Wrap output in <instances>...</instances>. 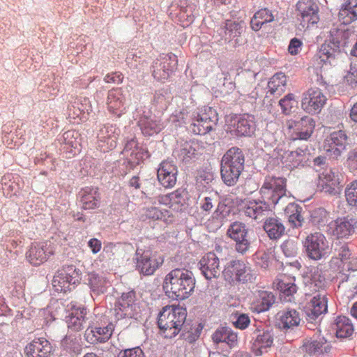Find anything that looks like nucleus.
I'll return each mask as SVG.
<instances>
[{"label":"nucleus","instance_id":"obj_1","mask_svg":"<svg viewBox=\"0 0 357 357\" xmlns=\"http://www.w3.org/2000/svg\"><path fill=\"white\" fill-rule=\"evenodd\" d=\"M196 280L192 271L185 268H175L166 275L163 289L172 300L183 301L193 293Z\"/></svg>","mask_w":357,"mask_h":357},{"label":"nucleus","instance_id":"obj_2","mask_svg":"<svg viewBox=\"0 0 357 357\" xmlns=\"http://www.w3.org/2000/svg\"><path fill=\"white\" fill-rule=\"evenodd\" d=\"M187 317L186 310L178 305L162 307L158 317L160 333L165 338H173L181 331Z\"/></svg>","mask_w":357,"mask_h":357},{"label":"nucleus","instance_id":"obj_3","mask_svg":"<svg viewBox=\"0 0 357 357\" xmlns=\"http://www.w3.org/2000/svg\"><path fill=\"white\" fill-rule=\"evenodd\" d=\"M342 34V31L337 29L330 31V38L321 45L314 56L315 63L319 68L328 70L337 64Z\"/></svg>","mask_w":357,"mask_h":357},{"label":"nucleus","instance_id":"obj_4","mask_svg":"<svg viewBox=\"0 0 357 357\" xmlns=\"http://www.w3.org/2000/svg\"><path fill=\"white\" fill-rule=\"evenodd\" d=\"M218 120L215 109L210 107L198 108L190 116L189 128L196 135H205L213 128Z\"/></svg>","mask_w":357,"mask_h":357},{"label":"nucleus","instance_id":"obj_5","mask_svg":"<svg viewBox=\"0 0 357 357\" xmlns=\"http://www.w3.org/2000/svg\"><path fill=\"white\" fill-rule=\"evenodd\" d=\"M287 179L284 177L266 176L260 188L263 200L275 205L286 198Z\"/></svg>","mask_w":357,"mask_h":357},{"label":"nucleus","instance_id":"obj_6","mask_svg":"<svg viewBox=\"0 0 357 357\" xmlns=\"http://www.w3.org/2000/svg\"><path fill=\"white\" fill-rule=\"evenodd\" d=\"M307 256L315 261L328 257L332 251L326 237L321 232H314L307 236L304 241Z\"/></svg>","mask_w":357,"mask_h":357},{"label":"nucleus","instance_id":"obj_7","mask_svg":"<svg viewBox=\"0 0 357 357\" xmlns=\"http://www.w3.org/2000/svg\"><path fill=\"white\" fill-rule=\"evenodd\" d=\"M327 98L318 87H310L302 95L301 108L307 114H319L325 106Z\"/></svg>","mask_w":357,"mask_h":357},{"label":"nucleus","instance_id":"obj_8","mask_svg":"<svg viewBox=\"0 0 357 357\" xmlns=\"http://www.w3.org/2000/svg\"><path fill=\"white\" fill-rule=\"evenodd\" d=\"M55 252V245L51 242L33 243L27 251L26 257L31 264L40 266L54 256Z\"/></svg>","mask_w":357,"mask_h":357},{"label":"nucleus","instance_id":"obj_9","mask_svg":"<svg viewBox=\"0 0 357 357\" xmlns=\"http://www.w3.org/2000/svg\"><path fill=\"white\" fill-rule=\"evenodd\" d=\"M136 269L144 275H151L164 262L162 255L149 251L136 255Z\"/></svg>","mask_w":357,"mask_h":357},{"label":"nucleus","instance_id":"obj_10","mask_svg":"<svg viewBox=\"0 0 357 357\" xmlns=\"http://www.w3.org/2000/svg\"><path fill=\"white\" fill-rule=\"evenodd\" d=\"M227 236L235 241L236 250L242 255L246 253L250 248V241L248 236V229L246 225L240 222H234L230 225Z\"/></svg>","mask_w":357,"mask_h":357},{"label":"nucleus","instance_id":"obj_11","mask_svg":"<svg viewBox=\"0 0 357 357\" xmlns=\"http://www.w3.org/2000/svg\"><path fill=\"white\" fill-rule=\"evenodd\" d=\"M114 324L109 320H102L90 326L85 331V338L91 344L105 342L112 336L114 331Z\"/></svg>","mask_w":357,"mask_h":357},{"label":"nucleus","instance_id":"obj_12","mask_svg":"<svg viewBox=\"0 0 357 357\" xmlns=\"http://www.w3.org/2000/svg\"><path fill=\"white\" fill-rule=\"evenodd\" d=\"M120 129L116 125L105 124L97 135L98 147L103 152L114 149L116 146Z\"/></svg>","mask_w":357,"mask_h":357},{"label":"nucleus","instance_id":"obj_13","mask_svg":"<svg viewBox=\"0 0 357 357\" xmlns=\"http://www.w3.org/2000/svg\"><path fill=\"white\" fill-rule=\"evenodd\" d=\"M288 129L293 130L291 137L294 140H306L310 137L315 127V121L309 116H304L298 121H288Z\"/></svg>","mask_w":357,"mask_h":357},{"label":"nucleus","instance_id":"obj_14","mask_svg":"<svg viewBox=\"0 0 357 357\" xmlns=\"http://www.w3.org/2000/svg\"><path fill=\"white\" fill-rule=\"evenodd\" d=\"M347 135L342 130L332 132L324 141V151L330 158L336 159L345 148Z\"/></svg>","mask_w":357,"mask_h":357},{"label":"nucleus","instance_id":"obj_15","mask_svg":"<svg viewBox=\"0 0 357 357\" xmlns=\"http://www.w3.org/2000/svg\"><path fill=\"white\" fill-rule=\"evenodd\" d=\"M25 357H51L54 348L49 340L38 337L28 343L24 349Z\"/></svg>","mask_w":357,"mask_h":357},{"label":"nucleus","instance_id":"obj_16","mask_svg":"<svg viewBox=\"0 0 357 357\" xmlns=\"http://www.w3.org/2000/svg\"><path fill=\"white\" fill-rule=\"evenodd\" d=\"M135 292L130 291L122 294L115 305V316L118 319L132 318L135 311Z\"/></svg>","mask_w":357,"mask_h":357},{"label":"nucleus","instance_id":"obj_17","mask_svg":"<svg viewBox=\"0 0 357 357\" xmlns=\"http://www.w3.org/2000/svg\"><path fill=\"white\" fill-rule=\"evenodd\" d=\"M356 222L349 216L338 218L331 222L329 228L333 236L337 239H345L355 231Z\"/></svg>","mask_w":357,"mask_h":357},{"label":"nucleus","instance_id":"obj_18","mask_svg":"<svg viewBox=\"0 0 357 357\" xmlns=\"http://www.w3.org/2000/svg\"><path fill=\"white\" fill-rule=\"evenodd\" d=\"M154 201L155 197L151 199V205L142 208L141 219L144 221H162L166 224L171 223L174 219L172 213L167 209L157 206L158 204H154Z\"/></svg>","mask_w":357,"mask_h":357},{"label":"nucleus","instance_id":"obj_19","mask_svg":"<svg viewBox=\"0 0 357 357\" xmlns=\"http://www.w3.org/2000/svg\"><path fill=\"white\" fill-rule=\"evenodd\" d=\"M220 259L213 252H209L202 257L199 261L200 270L207 280L217 278L220 276L221 267Z\"/></svg>","mask_w":357,"mask_h":357},{"label":"nucleus","instance_id":"obj_20","mask_svg":"<svg viewBox=\"0 0 357 357\" xmlns=\"http://www.w3.org/2000/svg\"><path fill=\"white\" fill-rule=\"evenodd\" d=\"M178 170L172 161H162L158 169V179L165 188H172L176 183Z\"/></svg>","mask_w":357,"mask_h":357},{"label":"nucleus","instance_id":"obj_21","mask_svg":"<svg viewBox=\"0 0 357 357\" xmlns=\"http://www.w3.org/2000/svg\"><path fill=\"white\" fill-rule=\"evenodd\" d=\"M106 104L109 112L117 116H121L126 109V97L123 89L116 88L109 91Z\"/></svg>","mask_w":357,"mask_h":357},{"label":"nucleus","instance_id":"obj_22","mask_svg":"<svg viewBox=\"0 0 357 357\" xmlns=\"http://www.w3.org/2000/svg\"><path fill=\"white\" fill-rule=\"evenodd\" d=\"M274 295L268 291L257 290L250 298V309L257 313L268 310L273 304Z\"/></svg>","mask_w":357,"mask_h":357},{"label":"nucleus","instance_id":"obj_23","mask_svg":"<svg viewBox=\"0 0 357 357\" xmlns=\"http://www.w3.org/2000/svg\"><path fill=\"white\" fill-rule=\"evenodd\" d=\"M296 6L303 21L307 23V26L318 22L319 6L313 0H299Z\"/></svg>","mask_w":357,"mask_h":357},{"label":"nucleus","instance_id":"obj_24","mask_svg":"<svg viewBox=\"0 0 357 357\" xmlns=\"http://www.w3.org/2000/svg\"><path fill=\"white\" fill-rule=\"evenodd\" d=\"M274 284L280 293L281 299L285 302H291L298 289L295 284V278L282 275L276 279Z\"/></svg>","mask_w":357,"mask_h":357},{"label":"nucleus","instance_id":"obj_25","mask_svg":"<svg viewBox=\"0 0 357 357\" xmlns=\"http://www.w3.org/2000/svg\"><path fill=\"white\" fill-rule=\"evenodd\" d=\"M331 347L324 337L318 336L306 340L303 345V351L310 356H319L330 352Z\"/></svg>","mask_w":357,"mask_h":357},{"label":"nucleus","instance_id":"obj_26","mask_svg":"<svg viewBox=\"0 0 357 357\" xmlns=\"http://www.w3.org/2000/svg\"><path fill=\"white\" fill-rule=\"evenodd\" d=\"M307 314L312 319H317L319 316L327 312V298L324 291L317 293L306 305Z\"/></svg>","mask_w":357,"mask_h":357},{"label":"nucleus","instance_id":"obj_27","mask_svg":"<svg viewBox=\"0 0 357 357\" xmlns=\"http://www.w3.org/2000/svg\"><path fill=\"white\" fill-rule=\"evenodd\" d=\"M87 310L84 307H73L66 317L68 331L79 332L84 328L86 321Z\"/></svg>","mask_w":357,"mask_h":357},{"label":"nucleus","instance_id":"obj_28","mask_svg":"<svg viewBox=\"0 0 357 357\" xmlns=\"http://www.w3.org/2000/svg\"><path fill=\"white\" fill-rule=\"evenodd\" d=\"M310 160V154L307 150L301 149L287 151L282 156L283 163L290 169L303 167L307 164Z\"/></svg>","mask_w":357,"mask_h":357},{"label":"nucleus","instance_id":"obj_29","mask_svg":"<svg viewBox=\"0 0 357 357\" xmlns=\"http://www.w3.org/2000/svg\"><path fill=\"white\" fill-rule=\"evenodd\" d=\"M234 132L237 136H250L255 132V124L253 116L244 114L233 119Z\"/></svg>","mask_w":357,"mask_h":357},{"label":"nucleus","instance_id":"obj_30","mask_svg":"<svg viewBox=\"0 0 357 357\" xmlns=\"http://www.w3.org/2000/svg\"><path fill=\"white\" fill-rule=\"evenodd\" d=\"M174 68V65H172V56L166 55L153 63L152 74L155 79L163 82L169 77Z\"/></svg>","mask_w":357,"mask_h":357},{"label":"nucleus","instance_id":"obj_31","mask_svg":"<svg viewBox=\"0 0 357 357\" xmlns=\"http://www.w3.org/2000/svg\"><path fill=\"white\" fill-rule=\"evenodd\" d=\"M79 195L80 202L84 209H96L100 206L101 197L98 188H84L79 192Z\"/></svg>","mask_w":357,"mask_h":357},{"label":"nucleus","instance_id":"obj_32","mask_svg":"<svg viewBox=\"0 0 357 357\" xmlns=\"http://www.w3.org/2000/svg\"><path fill=\"white\" fill-rule=\"evenodd\" d=\"M340 176L338 171L326 169L319 176L318 184L324 190L331 194L338 188L340 184Z\"/></svg>","mask_w":357,"mask_h":357},{"label":"nucleus","instance_id":"obj_33","mask_svg":"<svg viewBox=\"0 0 357 357\" xmlns=\"http://www.w3.org/2000/svg\"><path fill=\"white\" fill-rule=\"evenodd\" d=\"M123 153L127 156L128 163L132 168L139 165L146 155V152L138 146V143L135 139L127 142Z\"/></svg>","mask_w":357,"mask_h":357},{"label":"nucleus","instance_id":"obj_34","mask_svg":"<svg viewBox=\"0 0 357 357\" xmlns=\"http://www.w3.org/2000/svg\"><path fill=\"white\" fill-rule=\"evenodd\" d=\"M273 341L274 338L271 333L264 331L255 338L251 350L255 356H261L270 350L273 345Z\"/></svg>","mask_w":357,"mask_h":357},{"label":"nucleus","instance_id":"obj_35","mask_svg":"<svg viewBox=\"0 0 357 357\" xmlns=\"http://www.w3.org/2000/svg\"><path fill=\"white\" fill-rule=\"evenodd\" d=\"M183 192V190L177 189L169 194L158 195L155 197L154 204L167 206L173 209H178L184 202Z\"/></svg>","mask_w":357,"mask_h":357},{"label":"nucleus","instance_id":"obj_36","mask_svg":"<svg viewBox=\"0 0 357 357\" xmlns=\"http://www.w3.org/2000/svg\"><path fill=\"white\" fill-rule=\"evenodd\" d=\"M332 328L335 331L336 337L338 338H349L352 336L354 331V327L351 319L342 315L335 318Z\"/></svg>","mask_w":357,"mask_h":357},{"label":"nucleus","instance_id":"obj_37","mask_svg":"<svg viewBox=\"0 0 357 357\" xmlns=\"http://www.w3.org/2000/svg\"><path fill=\"white\" fill-rule=\"evenodd\" d=\"M269 204L266 201H250L244 208L245 215L254 220H261L269 212Z\"/></svg>","mask_w":357,"mask_h":357},{"label":"nucleus","instance_id":"obj_38","mask_svg":"<svg viewBox=\"0 0 357 357\" xmlns=\"http://www.w3.org/2000/svg\"><path fill=\"white\" fill-rule=\"evenodd\" d=\"M279 326L283 329L293 328L301 322V316L298 312L294 309L282 310L278 314Z\"/></svg>","mask_w":357,"mask_h":357},{"label":"nucleus","instance_id":"obj_39","mask_svg":"<svg viewBox=\"0 0 357 357\" xmlns=\"http://www.w3.org/2000/svg\"><path fill=\"white\" fill-rule=\"evenodd\" d=\"M244 162L245 157L241 149L238 147H232L223 155L221 165L244 168Z\"/></svg>","mask_w":357,"mask_h":357},{"label":"nucleus","instance_id":"obj_40","mask_svg":"<svg viewBox=\"0 0 357 357\" xmlns=\"http://www.w3.org/2000/svg\"><path fill=\"white\" fill-rule=\"evenodd\" d=\"M212 339L215 343L225 342L230 347H235L238 342L237 334L227 327L217 329L213 334Z\"/></svg>","mask_w":357,"mask_h":357},{"label":"nucleus","instance_id":"obj_41","mask_svg":"<svg viewBox=\"0 0 357 357\" xmlns=\"http://www.w3.org/2000/svg\"><path fill=\"white\" fill-rule=\"evenodd\" d=\"M264 229L271 239L280 238L285 231L283 224L275 218H269L266 220L264 224Z\"/></svg>","mask_w":357,"mask_h":357},{"label":"nucleus","instance_id":"obj_42","mask_svg":"<svg viewBox=\"0 0 357 357\" xmlns=\"http://www.w3.org/2000/svg\"><path fill=\"white\" fill-rule=\"evenodd\" d=\"M243 169L244 168L238 167L221 165V178L227 185L234 186L238 182Z\"/></svg>","mask_w":357,"mask_h":357},{"label":"nucleus","instance_id":"obj_43","mask_svg":"<svg viewBox=\"0 0 357 357\" xmlns=\"http://www.w3.org/2000/svg\"><path fill=\"white\" fill-rule=\"evenodd\" d=\"M339 19L344 24L357 20V0H348L339 12Z\"/></svg>","mask_w":357,"mask_h":357},{"label":"nucleus","instance_id":"obj_44","mask_svg":"<svg viewBox=\"0 0 357 357\" xmlns=\"http://www.w3.org/2000/svg\"><path fill=\"white\" fill-rule=\"evenodd\" d=\"M287 77L283 73H275L268 83V92L271 95L281 96L285 91Z\"/></svg>","mask_w":357,"mask_h":357},{"label":"nucleus","instance_id":"obj_45","mask_svg":"<svg viewBox=\"0 0 357 357\" xmlns=\"http://www.w3.org/2000/svg\"><path fill=\"white\" fill-rule=\"evenodd\" d=\"M196 8L197 6L194 3H187L186 2L181 6L179 12L177 13V17L182 26H188L193 22L197 14Z\"/></svg>","mask_w":357,"mask_h":357},{"label":"nucleus","instance_id":"obj_46","mask_svg":"<svg viewBox=\"0 0 357 357\" xmlns=\"http://www.w3.org/2000/svg\"><path fill=\"white\" fill-rule=\"evenodd\" d=\"M274 20L272 12L267 8H263L255 13L250 21V26L255 31L261 29L266 23L271 22Z\"/></svg>","mask_w":357,"mask_h":357},{"label":"nucleus","instance_id":"obj_47","mask_svg":"<svg viewBox=\"0 0 357 357\" xmlns=\"http://www.w3.org/2000/svg\"><path fill=\"white\" fill-rule=\"evenodd\" d=\"M142 131L144 135L152 136L160 132L164 128L160 119L145 118L139 121Z\"/></svg>","mask_w":357,"mask_h":357},{"label":"nucleus","instance_id":"obj_48","mask_svg":"<svg viewBox=\"0 0 357 357\" xmlns=\"http://www.w3.org/2000/svg\"><path fill=\"white\" fill-rule=\"evenodd\" d=\"M325 278L321 274V271L314 268L311 271L310 280L306 283V287L310 291L319 292L325 287Z\"/></svg>","mask_w":357,"mask_h":357},{"label":"nucleus","instance_id":"obj_49","mask_svg":"<svg viewBox=\"0 0 357 357\" xmlns=\"http://www.w3.org/2000/svg\"><path fill=\"white\" fill-rule=\"evenodd\" d=\"M236 270L237 271L236 282L239 283H248L253 282L255 280V275L252 273L250 267L248 266L243 261H240V264H237Z\"/></svg>","mask_w":357,"mask_h":357},{"label":"nucleus","instance_id":"obj_50","mask_svg":"<svg viewBox=\"0 0 357 357\" xmlns=\"http://www.w3.org/2000/svg\"><path fill=\"white\" fill-rule=\"evenodd\" d=\"M69 281L63 276V272L59 269L53 278L52 286L56 291L66 293L75 287Z\"/></svg>","mask_w":357,"mask_h":357},{"label":"nucleus","instance_id":"obj_51","mask_svg":"<svg viewBox=\"0 0 357 357\" xmlns=\"http://www.w3.org/2000/svg\"><path fill=\"white\" fill-rule=\"evenodd\" d=\"M224 30V38L225 40H231L235 37L239 36L241 33L242 26L239 22L227 20L222 28Z\"/></svg>","mask_w":357,"mask_h":357},{"label":"nucleus","instance_id":"obj_52","mask_svg":"<svg viewBox=\"0 0 357 357\" xmlns=\"http://www.w3.org/2000/svg\"><path fill=\"white\" fill-rule=\"evenodd\" d=\"M80 335H73L68 333L61 340V346L68 351L76 352L80 348Z\"/></svg>","mask_w":357,"mask_h":357},{"label":"nucleus","instance_id":"obj_53","mask_svg":"<svg viewBox=\"0 0 357 357\" xmlns=\"http://www.w3.org/2000/svg\"><path fill=\"white\" fill-rule=\"evenodd\" d=\"M61 271L63 273V276L70 280L73 286L79 283L81 280V271L74 265H66L63 266Z\"/></svg>","mask_w":357,"mask_h":357},{"label":"nucleus","instance_id":"obj_54","mask_svg":"<svg viewBox=\"0 0 357 357\" xmlns=\"http://www.w3.org/2000/svg\"><path fill=\"white\" fill-rule=\"evenodd\" d=\"M240 264V260H232L229 261L222 271L224 279L230 284L236 283L237 270L236 266Z\"/></svg>","mask_w":357,"mask_h":357},{"label":"nucleus","instance_id":"obj_55","mask_svg":"<svg viewBox=\"0 0 357 357\" xmlns=\"http://www.w3.org/2000/svg\"><path fill=\"white\" fill-rule=\"evenodd\" d=\"M350 256H351L350 250L347 246L344 245L340 249L338 257H332L330 265L332 268L338 270Z\"/></svg>","mask_w":357,"mask_h":357},{"label":"nucleus","instance_id":"obj_56","mask_svg":"<svg viewBox=\"0 0 357 357\" xmlns=\"http://www.w3.org/2000/svg\"><path fill=\"white\" fill-rule=\"evenodd\" d=\"M344 196L349 206L357 207V179L347 185Z\"/></svg>","mask_w":357,"mask_h":357},{"label":"nucleus","instance_id":"obj_57","mask_svg":"<svg viewBox=\"0 0 357 357\" xmlns=\"http://www.w3.org/2000/svg\"><path fill=\"white\" fill-rule=\"evenodd\" d=\"M273 256L271 252L266 251H258L255 255L256 265L261 268L266 269L269 267Z\"/></svg>","mask_w":357,"mask_h":357},{"label":"nucleus","instance_id":"obj_58","mask_svg":"<svg viewBox=\"0 0 357 357\" xmlns=\"http://www.w3.org/2000/svg\"><path fill=\"white\" fill-rule=\"evenodd\" d=\"M328 212L323 208L314 209L311 213V221L314 225L321 226L325 225L328 221Z\"/></svg>","mask_w":357,"mask_h":357},{"label":"nucleus","instance_id":"obj_59","mask_svg":"<svg viewBox=\"0 0 357 357\" xmlns=\"http://www.w3.org/2000/svg\"><path fill=\"white\" fill-rule=\"evenodd\" d=\"M296 103L295 96L293 93H288L279 102L282 113L284 114H289Z\"/></svg>","mask_w":357,"mask_h":357},{"label":"nucleus","instance_id":"obj_60","mask_svg":"<svg viewBox=\"0 0 357 357\" xmlns=\"http://www.w3.org/2000/svg\"><path fill=\"white\" fill-rule=\"evenodd\" d=\"M78 112H75V114L77 117H79V116L82 114H84L86 113L89 114L92 112V105L89 98H84L81 99L79 102H75Z\"/></svg>","mask_w":357,"mask_h":357},{"label":"nucleus","instance_id":"obj_61","mask_svg":"<svg viewBox=\"0 0 357 357\" xmlns=\"http://www.w3.org/2000/svg\"><path fill=\"white\" fill-rule=\"evenodd\" d=\"M89 284L93 291H102L105 281L96 273H89Z\"/></svg>","mask_w":357,"mask_h":357},{"label":"nucleus","instance_id":"obj_62","mask_svg":"<svg viewBox=\"0 0 357 357\" xmlns=\"http://www.w3.org/2000/svg\"><path fill=\"white\" fill-rule=\"evenodd\" d=\"M339 271H357V257L350 256L349 259L338 269Z\"/></svg>","mask_w":357,"mask_h":357},{"label":"nucleus","instance_id":"obj_63","mask_svg":"<svg viewBox=\"0 0 357 357\" xmlns=\"http://www.w3.org/2000/svg\"><path fill=\"white\" fill-rule=\"evenodd\" d=\"M217 203V199L215 195L205 197L200 204V208L206 211H210L215 204Z\"/></svg>","mask_w":357,"mask_h":357},{"label":"nucleus","instance_id":"obj_64","mask_svg":"<svg viewBox=\"0 0 357 357\" xmlns=\"http://www.w3.org/2000/svg\"><path fill=\"white\" fill-rule=\"evenodd\" d=\"M118 357H144V353L139 347H135L121 351Z\"/></svg>","mask_w":357,"mask_h":357}]
</instances>
